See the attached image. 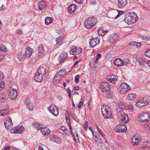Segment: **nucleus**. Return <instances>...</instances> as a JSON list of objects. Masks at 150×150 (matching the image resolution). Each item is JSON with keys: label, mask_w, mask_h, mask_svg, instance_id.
<instances>
[{"label": "nucleus", "mask_w": 150, "mask_h": 150, "mask_svg": "<svg viewBox=\"0 0 150 150\" xmlns=\"http://www.w3.org/2000/svg\"><path fill=\"white\" fill-rule=\"evenodd\" d=\"M150 116L148 113H144L139 115L137 117L138 121L142 122H147L149 121Z\"/></svg>", "instance_id": "nucleus-5"}, {"label": "nucleus", "mask_w": 150, "mask_h": 150, "mask_svg": "<svg viewBox=\"0 0 150 150\" xmlns=\"http://www.w3.org/2000/svg\"><path fill=\"white\" fill-rule=\"evenodd\" d=\"M150 102V97L145 96L138 100L136 103V105L140 107L148 104Z\"/></svg>", "instance_id": "nucleus-4"}, {"label": "nucleus", "mask_w": 150, "mask_h": 150, "mask_svg": "<svg viewBox=\"0 0 150 150\" xmlns=\"http://www.w3.org/2000/svg\"><path fill=\"white\" fill-rule=\"evenodd\" d=\"M120 117L121 119L122 122L123 123H126L129 120V118L128 115L123 111H122L120 112Z\"/></svg>", "instance_id": "nucleus-11"}, {"label": "nucleus", "mask_w": 150, "mask_h": 150, "mask_svg": "<svg viewBox=\"0 0 150 150\" xmlns=\"http://www.w3.org/2000/svg\"><path fill=\"white\" fill-rule=\"evenodd\" d=\"M97 23L96 18L91 17L86 19L85 21L84 25L87 29H91L95 26Z\"/></svg>", "instance_id": "nucleus-2"}, {"label": "nucleus", "mask_w": 150, "mask_h": 150, "mask_svg": "<svg viewBox=\"0 0 150 150\" xmlns=\"http://www.w3.org/2000/svg\"><path fill=\"white\" fill-rule=\"evenodd\" d=\"M41 132L44 136H47L49 135L50 131L47 127H43L40 128Z\"/></svg>", "instance_id": "nucleus-15"}, {"label": "nucleus", "mask_w": 150, "mask_h": 150, "mask_svg": "<svg viewBox=\"0 0 150 150\" xmlns=\"http://www.w3.org/2000/svg\"><path fill=\"white\" fill-rule=\"evenodd\" d=\"M63 39V38L62 37H59L57 38L55 40L56 42V43L57 44H59L62 42V39Z\"/></svg>", "instance_id": "nucleus-44"}, {"label": "nucleus", "mask_w": 150, "mask_h": 150, "mask_svg": "<svg viewBox=\"0 0 150 150\" xmlns=\"http://www.w3.org/2000/svg\"><path fill=\"white\" fill-rule=\"evenodd\" d=\"M126 62V64H128L129 63V61L127 58H125L124 59V64H125V62Z\"/></svg>", "instance_id": "nucleus-59"}, {"label": "nucleus", "mask_w": 150, "mask_h": 150, "mask_svg": "<svg viewBox=\"0 0 150 150\" xmlns=\"http://www.w3.org/2000/svg\"><path fill=\"white\" fill-rule=\"evenodd\" d=\"M88 126V122L87 121L85 122L84 124L83 125V127L84 129L86 130V129H87Z\"/></svg>", "instance_id": "nucleus-54"}, {"label": "nucleus", "mask_w": 150, "mask_h": 150, "mask_svg": "<svg viewBox=\"0 0 150 150\" xmlns=\"http://www.w3.org/2000/svg\"><path fill=\"white\" fill-rule=\"evenodd\" d=\"M118 107L121 109H123L125 108V105L122 102H120L118 103Z\"/></svg>", "instance_id": "nucleus-45"}, {"label": "nucleus", "mask_w": 150, "mask_h": 150, "mask_svg": "<svg viewBox=\"0 0 150 150\" xmlns=\"http://www.w3.org/2000/svg\"><path fill=\"white\" fill-rule=\"evenodd\" d=\"M5 8V7L2 4L1 6L0 7V10L1 11H3L4 10Z\"/></svg>", "instance_id": "nucleus-60"}, {"label": "nucleus", "mask_w": 150, "mask_h": 150, "mask_svg": "<svg viewBox=\"0 0 150 150\" xmlns=\"http://www.w3.org/2000/svg\"><path fill=\"white\" fill-rule=\"evenodd\" d=\"M50 139L57 143H60L62 142L61 139L59 137H57L56 135H53L50 138Z\"/></svg>", "instance_id": "nucleus-18"}, {"label": "nucleus", "mask_w": 150, "mask_h": 150, "mask_svg": "<svg viewBox=\"0 0 150 150\" xmlns=\"http://www.w3.org/2000/svg\"><path fill=\"white\" fill-rule=\"evenodd\" d=\"M146 59L145 58H140L138 60V62L140 65L142 66L144 65L145 63H146Z\"/></svg>", "instance_id": "nucleus-30"}, {"label": "nucleus", "mask_w": 150, "mask_h": 150, "mask_svg": "<svg viewBox=\"0 0 150 150\" xmlns=\"http://www.w3.org/2000/svg\"><path fill=\"white\" fill-rule=\"evenodd\" d=\"M38 51L39 53L42 54L45 52V50L44 49L43 46L42 45H40L38 48Z\"/></svg>", "instance_id": "nucleus-37"}, {"label": "nucleus", "mask_w": 150, "mask_h": 150, "mask_svg": "<svg viewBox=\"0 0 150 150\" xmlns=\"http://www.w3.org/2000/svg\"><path fill=\"white\" fill-rule=\"evenodd\" d=\"M137 19V16L135 13H128L125 15L124 21L127 24L130 25L134 23Z\"/></svg>", "instance_id": "nucleus-1"}, {"label": "nucleus", "mask_w": 150, "mask_h": 150, "mask_svg": "<svg viewBox=\"0 0 150 150\" xmlns=\"http://www.w3.org/2000/svg\"><path fill=\"white\" fill-rule=\"evenodd\" d=\"M9 110L7 109H5L0 111V116H5L9 114Z\"/></svg>", "instance_id": "nucleus-24"}, {"label": "nucleus", "mask_w": 150, "mask_h": 150, "mask_svg": "<svg viewBox=\"0 0 150 150\" xmlns=\"http://www.w3.org/2000/svg\"><path fill=\"white\" fill-rule=\"evenodd\" d=\"M6 100V94L5 93L1 92L0 93V102H4Z\"/></svg>", "instance_id": "nucleus-28"}, {"label": "nucleus", "mask_w": 150, "mask_h": 150, "mask_svg": "<svg viewBox=\"0 0 150 150\" xmlns=\"http://www.w3.org/2000/svg\"><path fill=\"white\" fill-rule=\"evenodd\" d=\"M18 59L20 61H23L25 58V56L24 55V53L21 52L18 53L17 55Z\"/></svg>", "instance_id": "nucleus-27"}, {"label": "nucleus", "mask_w": 150, "mask_h": 150, "mask_svg": "<svg viewBox=\"0 0 150 150\" xmlns=\"http://www.w3.org/2000/svg\"><path fill=\"white\" fill-rule=\"evenodd\" d=\"M5 57V54H0V62L3 59H4Z\"/></svg>", "instance_id": "nucleus-56"}, {"label": "nucleus", "mask_w": 150, "mask_h": 150, "mask_svg": "<svg viewBox=\"0 0 150 150\" xmlns=\"http://www.w3.org/2000/svg\"><path fill=\"white\" fill-rule=\"evenodd\" d=\"M38 6L39 9L42 10L46 6V2L44 1H41L38 2Z\"/></svg>", "instance_id": "nucleus-17"}, {"label": "nucleus", "mask_w": 150, "mask_h": 150, "mask_svg": "<svg viewBox=\"0 0 150 150\" xmlns=\"http://www.w3.org/2000/svg\"><path fill=\"white\" fill-rule=\"evenodd\" d=\"M136 96V95L135 94L133 93H130L127 96V99L129 100H132L134 99Z\"/></svg>", "instance_id": "nucleus-32"}, {"label": "nucleus", "mask_w": 150, "mask_h": 150, "mask_svg": "<svg viewBox=\"0 0 150 150\" xmlns=\"http://www.w3.org/2000/svg\"><path fill=\"white\" fill-rule=\"evenodd\" d=\"M141 44L140 42H132L130 44V45L136 47L137 48L141 45Z\"/></svg>", "instance_id": "nucleus-36"}, {"label": "nucleus", "mask_w": 150, "mask_h": 150, "mask_svg": "<svg viewBox=\"0 0 150 150\" xmlns=\"http://www.w3.org/2000/svg\"><path fill=\"white\" fill-rule=\"evenodd\" d=\"M110 85L109 83L106 82H102L100 84V89L103 92H108L107 94L109 95L110 94L109 91Z\"/></svg>", "instance_id": "nucleus-7"}, {"label": "nucleus", "mask_w": 150, "mask_h": 150, "mask_svg": "<svg viewBox=\"0 0 150 150\" xmlns=\"http://www.w3.org/2000/svg\"><path fill=\"white\" fill-rule=\"evenodd\" d=\"M4 78V75L3 73L0 71V79L2 80Z\"/></svg>", "instance_id": "nucleus-57"}, {"label": "nucleus", "mask_w": 150, "mask_h": 150, "mask_svg": "<svg viewBox=\"0 0 150 150\" xmlns=\"http://www.w3.org/2000/svg\"><path fill=\"white\" fill-rule=\"evenodd\" d=\"M82 51L80 47H77L75 46H72L70 47L69 52L71 55L78 54L81 52Z\"/></svg>", "instance_id": "nucleus-9"}, {"label": "nucleus", "mask_w": 150, "mask_h": 150, "mask_svg": "<svg viewBox=\"0 0 150 150\" xmlns=\"http://www.w3.org/2000/svg\"><path fill=\"white\" fill-rule=\"evenodd\" d=\"M18 129V127H15L12 128L10 131V132L13 134H17Z\"/></svg>", "instance_id": "nucleus-39"}, {"label": "nucleus", "mask_w": 150, "mask_h": 150, "mask_svg": "<svg viewBox=\"0 0 150 150\" xmlns=\"http://www.w3.org/2000/svg\"><path fill=\"white\" fill-rule=\"evenodd\" d=\"M18 129L17 132V134H21L23 133L24 129V127L22 126H18Z\"/></svg>", "instance_id": "nucleus-38"}, {"label": "nucleus", "mask_w": 150, "mask_h": 150, "mask_svg": "<svg viewBox=\"0 0 150 150\" xmlns=\"http://www.w3.org/2000/svg\"><path fill=\"white\" fill-rule=\"evenodd\" d=\"M67 57V54L66 53H63L61 54L59 57V62H61L65 59Z\"/></svg>", "instance_id": "nucleus-29"}, {"label": "nucleus", "mask_w": 150, "mask_h": 150, "mask_svg": "<svg viewBox=\"0 0 150 150\" xmlns=\"http://www.w3.org/2000/svg\"><path fill=\"white\" fill-rule=\"evenodd\" d=\"M114 63L115 65L118 66H122L124 64V62L119 58L116 59L114 61Z\"/></svg>", "instance_id": "nucleus-23"}, {"label": "nucleus", "mask_w": 150, "mask_h": 150, "mask_svg": "<svg viewBox=\"0 0 150 150\" xmlns=\"http://www.w3.org/2000/svg\"><path fill=\"white\" fill-rule=\"evenodd\" d=\"M119 37V35L117 34H113L111 35L110 38V40L112 39L113 40H116Z\"/></svg>", "instance_id": "nucleus-34"}, {"label": "nucleus", "mask_w": 150, "mask_h": 150, "mask_svg": "<svg viewBox=\"0 0 150 150\" xmlns=\"http://www.w3.org/2000/svg\"><path fill=\"white\" fill-rule=\"evenodd\" d=\"M109 78H112V79H113V78H117L116 76H115L114 75H113V74L111 76H109Z\"/></svg>", "instance_id": "nucleus-61"}, {"label": "nucleus", "mask_w": 150, "mask_h": 150, "mask_svg": "<svg viewBox=\"0 0 150 150\" xmlns=\"http://www.w3.org/2000/svg\"><path fill=\"white\" fill-rule=\"evenodd\" d=\"M0 51L6 52H7V50L6 47L3 45H0Z\"/></svg>", "instance_id": "nucleus-41"}, {"label": "nucleus", "mask_w": 150, "mask_h": 150, "mask_svg": "<svg viewBox=\"0 0 150 150\" xmlns=\"http://www.w3.org/2000/svg\"><path fill=\"white\" fill-rule=\"evenodd\" d=\"M43 75L36 73L34 76V80L35 81L38 82H41L43 79Z\"/></svg>", "instance_id": "nucleus-16"}, {"label": "nucleus", "mask_w": 150, "mask_h": 150, "mask_svg": "<svg viewBox=\"0 0 150 150\" xmlns=\"http://www.w3.org/2000/svg\"><path fill=\"white\" fill-rule=\"evenodd\" d=\"M120 88V93L121 94H124L127 93L131 89V87L125 82L121 84Z\"/></svg>", "instance_id": "nucleus-6"}, {"label": "nucleus", "mask_w": 150, "mask_h": 150, "mask_svg": "<svg viewBox=\"0 0 150 150\" xmlns=\"http://www.w3.org/2000/svg\"><path fill=\"white\" fill-rule=\"evenodd\" d=\"M8 95L10 99L13 100H15L17 95L16 90L13 88H10L8 90Z\"/></svg>", "instance_id": "nucleus-8"}, {"label": "nucleus", "mask_w": 150, "mask_h": 150, "mask_svg": "<svg viewBox=\"0 0 150 150\" xmlns=\"http://www.w3.org/2000/svg\"><path fill=\"white\" fill-rule=\"evenodd\" d=\"M127 4V0H118V6L122 8L126 6Z\"/></svg>", "instance_id": "nucleus-22"}, {"label": "nucleus", "mask_w": 150, "mask_h": 150, "mask_svg": "<svg viewBox=\"0 0 150 150\" xmlns=\"http://www.w3.org/2000/svg\"><path fill=\"white\" fill-rule=\"evenodd\" d=\"M33 126L34 128H36L38 130L40 129V128H41V127H40L38 124L35 123H33Z\"/></svg>", "instance_id": "nucleus-46"}, {"label": "nucleus", "mask_w": 150, "mask_h": 150, "mask_svg": "<svg viewBox=\"0 0 150 150\" xmlns=\"http://www.w3.org/2000/svg\"><path fill=\"white\" fill-rule=\"evenodd\" d=\"M76 8V6L74 4H71L68 8L69 12L71 13H73L75 11Z\"/></svg>", "instance_id": "nucleus-25"}, {"label": "nucleus", "mask_w": 150, "mask_h": 150, "mask_svg": "<svg viewBox=\"0 0 150 150\" xmlns=\"http://www.w3.org/2000/svg\"><path fill=\"white\" fill-rule=\"evenodd\" d=\"M65 74V72L64 71L62 70H60L57 73V75H59L61 77H62V76L64 74Z\"/></svg>", "instance_id": "nucleus-43"}, {"label": "nucleus", "mask_w": 150, "mask_h": 150, "mask_svg": "<svg viewBox=\"0 0 150 150\" xmlns=\"http://www.w3.org/2000/svg\"><path fill=\"white\" fill-rule=\"evenodd\" d=\"M149 146H150V142L145 141L141 145V148L142 149H144L145 147H148Z\"/></svg>", "instance_id": "nucleus-33"}, {"label": "nucleus", "mask_w": 150, "mask_h": 150, "mask_svg": "<svg viewBox=\"0 0 150 150\" xmlns=\"http://www.w3.org/2000/svg\"><path fill=\"white\" fill-rule=\"evenodd\" d=\"M93 137L94 140L95 141H96L97 140H100V138L99 135H98L97 136Z\"/></svg>", "instance_id": "nucleus-53"}, {"label": "nucleus", "mask_w": 150, "mask_h": 150, "mask_svg": "<svg viewBox=\"0 0 150 150\" xmlns=\"http://www.w3.org/2000/svg\"><path fill=\"white\" fill-rule=\"evenodd\" d=\"M127 129V126L124 125H120L117 126L115 128V132L120 133L125 131Z\"/></svg>", "instance_id": "nucleus-14"}, {"label": "nucleus", "mask_w": 150, "mask_h": 150, "mask_svg": "<svg viewBox=\"0 0 150 150\" xmlns=\"http://www.w3.org/2000/svg\"><path fill=\"white\" fill-rule=\"evenodd\" d=\"M142 138L138 135H137L133 136L132 138V144L134 145H138L141 142Z\"/></svg>", "instance_id": "nucleus-12"}, {"label": "nucleus", "mask_w": 150, "mask_h": 150, "mask_svg": "<svg viewBox=\"0 0 150 150\" xmlns=\"http://www.w3.org/2000/svg\"><path fill=\"white\" fill-rule=\"evenodd\" d=\"M117 78H113V79L112 78H108V81L111 83H112L113 84L115 83L117 81Z\"/></svg>", "instance_id": "nucleus-42"}, {"label": "nucleus", "mask_w": 150, "mask_h": 150, "mask_svg": "<svg viewBox=\"0 0 150 150\" xmlns=\"http://www.w3.org/2000/svg\"><path fill=\"white\" fill-rule=\"evenodd\" d=\"M101 54H98L96 55V58L98 59L101 57Z\"/></svg>", "instance_id": "nucleus-62"}, {"label": "nucleus", "mask_w": 150, "mask_h": 150, "mask_svg": "<svg viewBox=\"0 0 150 150\" xmlns=\"http://www.w3.org/2000/svg\"><path fill=\"white\" fill-rule=\"evenodd\" d=\"M100 39L99 38L97 37H96L91 39L89 42V44L91 47L93 48L98 45Z\"/></svg>", "instance_id": "nucleus-13"}, {"label": "nucleus", "mask_w": 150, "mask_h": 150, "mask_svg": "<svg viewBox=\"0 0 150 150\" xmlns=\"http://www.w3.org/2000/svg\"><path fill=\"white\" fill-rule=\"evenodd\" d=\"M12 120L10 117L8 118L4 122V124L6 128L8 129L9 127L12 125Z\"/></svg>", "instance_id": "nucleus-20"}, {"label": "nucleus", "mask_w": 150, "mask_h": 150, "mask_svg": "<svg viewBox=\"0 0 150 150\" xmlns=\"http://www.w3.org/2000/svg\"><path fill=\"white\" fill-rule=\"evenodd\" d=\"M92 134L93 135V137H94L97 136L98 135H99L98 132H96V131L95 132H92Z\"/></svg>", "instance_id": "nucleus-58"}, {"label": "nucleus", "mask_w": 150, "mask_h": 150, "mask_svg": "<svg viewBox=\"0 0 150 150\" xmlns=\"http://www.w3.org/2000/svg\"><path fill=\"white\" fill-rule=\"evenodd\" d=\"M23 33V32L22 30L20 29H18L16 32V34H19L20 35L22 34Z\"/></svg>", "instance_id": "nucleus-55"}, {"label": "nucleus", "mask_w": 150, "mask_h": 150, "mask_svg": "<svg viewBox=\"0 0 150 150\" xmlns=\"http://www.w3.org/2000/svg\"><path fill=\"white\" fill-rule=\"evenodd\" d=\"M33 50L32 49L28 48L26 49L25 52V57L29 58L30 57L32 53Z\"/></svg>", "instance_id": "nucleus-19"}, {"label": "nucleus", "mask_w": 150, "mask_h": 150, "mask_svg": "<svg viewBox=\"0 0 150 150\" xmlns=\"http://www.w3.org/2000/svg\"><path fill=\"white\" fill-rule=\"evenodd\" d=\"M48 109L50 112L54 116H57L58 115V109L55 105H51L48 107Z\"/></svg>", "instance_id": "nucleus-10"}, {"label": "nucleus", "mask_w": 150, "mask_h": 150, "mask_svg": "<svg viewBox=\"0 0 150 150\" xmlns=\"http://www.w3.org/2000/svg\"><path fill=\"white\" fill-rule=\"evenodd\" d=\"M108 32L107 30H104L103 28L100 29L98 30V34L101 36H104L105 34Z\"/></svg>", "instance_id": "nucleus-26"}, {"label": "nucleus", "mask_w": 150, "mask_h": 150, "mask_svg": "<svg viewBox=\"0 0 150 150\" xmlns=\"http://www.w3.org/2000/svg\"><path fill=\"white\" fill-rule=\"evenodd\" d=\"M103 115L105 118L108 119L111 117L112 113L110 107L107 105H103L101 108Z\"/></svg>", "instance_id": "nucleus-3"}, {"label": "nucleus", "mask_w": 150, "mask_h": 150, "mask_svg": "<svg viewBox=\"0 0 150 150\" xmlns=\"http://www.w3.org/2000/svg\"><path fill=\"white\" fill-rule=\"evenodd\" d=\"M10 150V147L9 146H8L6 147L4 150Z\"/></svg>", "instance_id": "nucleus-64"}, {"label": "nucleus", "mask_w": 150, "mask_h": 150, "mask_svg": "<svg viewBox=\"0 0 150 150\" xmlns=\"http://www.w3.org/2000/svg\"><path fill=\"white\" fill-rule=\"evenodd\" d=\"M5 87V83L3 81H0V91L2 90Z\"/></svg>", "instance_id": "nucleus-48"}, {"label": "nucleus", "mask_w": 150, "mask_h": 150, "mask_svg": "<svg viewBox=\"0 0 150 150\" xmlns=\"http://www.w3.org/2000/svg\"><path fill=\"white\" fill-rule=\"evenodd\" d=\"M46 71V69L41 67L38 69V71L36 73H38V74H41L43 76L45 74Z\"/></svg>", "instance_id": "nucleus-21"}, {"label": "nucleus", "mask_w": 150, "mask_h": 150, "mask_svg": "<svg viewBox=\"0 0 150 150\" xmlns=\"http://www.w3.org/2000/svg\"><path fill=\"white\" fill-rule=\"evenodd\" d=\"M150 37L148 36H144L142 37V39L145 41L149 40Z\"/></svg>", "instance_id": "nucleus-50"}, {"label": "nucleus", "mask_w": 150, "mask_h": 150, "mask_svg": "<svg viewBox=\"0 0 150 150\" xmlns=\"http://www.w3.org/2000/svg\"><path fill=\"white\" fill-rule=\"evenodd\" d=\"M83 100L82 99H81L80 101V102L79 103L78 105V107L79 108H80L83 105Z\"/></svg>", "instance_id": "nucleus-52"}, {"label": "nucleus", "mask_w": 150, "mask_h": 150, "mask_svg": "<svg viewBox=\"0 0 150 150\" xmlns=\"http://www.w3.org/2000/svg\"><path fill=\"white\" fill-rule=\"evenodd\" d=\"M145 56L149 58H150V50L146 51L144 53Z\"/></svg>", "instance_id": "nucleus-49"}, {"label": "nucleus", "mask_w": 150, "mask_h": 150, "mask_svg": "<svg viewBox=\"0 0 150 150\" xmlns=\"http://www.w3.org/2000/svg\"><path fill=\"white\" fill-rule=\"evenodd\" d=\"M26 105L28 109L30 110H32L33 109L34 106L33 105L32 103L31 102H29Z\"/></svg>", "instance_id": "nucleus-35"}, {"label": "nucleus", "mask_w": 150, "mask_h": 150, "mask_svg": "<svg viewBox=\"0 0 150 150\" xmlns=\"http://www.w3.org/2000/svg\"><path fill=\"white\" fill-rule=\"evenodd\" d=\"M79 75H77L76 76L74 81L76 83H78L79 81Z\"/></svg>", "instance_id": "nucleus-51"}, {"label": "nucleus", "mask_w": 150, "mask_h": 150, "mask_svg": "<svg viewBox=\"0 0 150 150\" xmlns=\"http://www.w3.org/2000/svg\"><path fill=\"white\" fill-rule=\"evenodd\" d=\"M53 21V19L50 17H46L45 19V23L46 25H48L51 23Z\"/></svg>", "instance_id": "nucleus-31"}, {"label": "nucleus", "mask_w": 150, "mask_h": 150, "mask_svg": "<svg viewBox=\"0 0 150 150\" xmlns=\"http://www.w3.org/2000/svg\"><path fill=\"white\" fill-rule=\"evenodd\" d=\"M62 78V77H61L60 76H59V75H57V74H56L54 77L53 79V81H59L61 80Z\"/></svg>", "instance_id": "nucleus-40"}, {"label": "nucleus", "mask_w": 150, "mask_h": 150, "mask_svg": "<svg viewBox=\"0 0 150 150\" xmlns=\"http://www.w3.org/2000/svg\"><path fill=\"white\" fill-rule=\"evenodd\" d=\"M118 12L117 15L115 17V19H116L119 17L121 15L124 13L125 12L123 11H117Z\"/></svg>", "instance_id": "nucleus-47"}, {"label": "nucleus", "mask_w": 150, "mask_h": 150, "mask_svg": "<svg viewBox=\"0 0 150 150\" xmlns=\"http://www.w3.org/2000/svg\"><path fill=\"white\" fill-rule=\"evenodd\" d=\"M146 63L148 65L149 67H150V60L149 61L147 60Z\"/></svg>", "instance_id": "nucleus-63"}]
</instances>
